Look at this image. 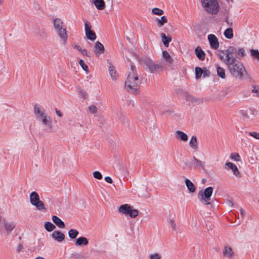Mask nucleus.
<instances>
[{
	"label": "nucleus",
	"mask_w": 259,
	"mask_h": 259,
	"mask_svg": "<svg viewBox=\"0 0 259 259\" xmlns=\"http://www.w3.org/2000/svg\"><path fill=\"white\" fill-rule=\"evenodd\" d=\"M141 84L138 78L136 67L132 65L131 71L129 72L127 78L125 82V87L126 90L132 92L134 94L138 93L137 87Z\"/></svg>",
	"instance_id": "obj_1"
},
{
	"label": "nucleus",
	"mask_w": 259,
	"mask_h": 259,
	"mask_svg": "<svg viewBox=\"0 0 259 259\" xmlns=\"http://www.w3.org/2000/svg\"><path fill=\"white\" fill-rule=\"evenodd\" d=\"M228 69L232 76L239 79H242L247 75L246 69L242 62L237 59L229 62Z\"/></svg>",
	"instance_id": "obj_2"
},
{
	"label": "nucleus",
	"mask_w": 259,
	"mask_h": 259,
	"mask_svg": "<svg viewBox=\"0 0 259 259\" xmlns=\"http://www.w3.org/2000/svg\"><path fill=\"white\" fill-rule=\"evenodd\" d=\"M245 55L243 48H237L231 46L228 48V64L230 61H233L237 59H240Z\"/></svg>",
	"instance_id": "obj_3"
},
{
	"label": "nucleus",
	"mask_w": 259,
	"mask_h": 259,
	"mask_svg": "<svg viewBox=\"0 0 259 259\" xmlns=\"http://www.w3.org/2000/svg\"><path fill=\"white\" fill-rule=\"evenodd\" d=\"M201 3L208 13L215 14L219 11V6L217 0H201Z\"/></svg>",
	"instance_id": "obj_4"
},
{
	"label": "nucleus",
	"mask_w": 259,
	"mask_h": 259,
	"mask_svg": "<svg viewBox=\"0 0 259 259\" xmlns=\"http://www.w3.org/2000/svg\"><path fill=\"white\" fill-rule=\"evenodd\" d=\"M140 64H144L148 68L151 73H154L158 70H162L163 66L159 64H156L150 58L143 57L139 59Z\"/></svg>",
	"instance_id": "obj_5"
},
{
	"label": "nucleus",
	"mask_w": 259,
	"mask_h": 259,
	"mask_svg": "<svg viewBox=\"0 0 259 259\" xmlns=\"http://www.w3.org/2000/svg\"><path fill=\"white\" fill-rule=\"evenodd\" d=\"M53 24L58 34L63 41V43H66L67 39V34L66 28L63 27V22L61 19L56 18L54 20Z\"/></svg>",
	"instance_id": "obj_6"
},
{
	"label": "nucleus",
	"mask_w": 259,
	"mask_h": 259,
	"mask_svg": "<svg viewBox=\"0 0 259 259\" xmlns=\"http://www.w3.org/2000/svg\"><path fill=\"white\" fill-rule=\"evenodd\" d=\"M213 188L208 187L204 190L200 191L198 193V198L201 203L204 205L211 204V196L213 192Z\"/></svg>",
	"instance_id": "obj_7"
},
{
	"label": "nucleus",
	"mask_w": 259,
	"mask_h": 259,
	"mask_svg": "<svg viewBox=\"0 0 259 259\" xmlns=\"http://www.w3.org/2000/svg\"><path fill=\"white\" fill-rule=\"evenodd\" d=\"M213 188L208 187L204 190L200 191L198 193V198L201 203L204 205L211 204V196L213 192Z\"/></svg>",
	"instance_id": "obj_8"
},
{
	"label": "nucleus",
	"mask_w": 259,
	"mask_h": 259,
	"mask_svg": "<svg viewBox=\"0 0 259 259\" xmlns=\"http://www.w3.org/2000/svg\"><path fill=\"white\" fill-rule=\"evenodd\" d=\"M118 210L119 212L125 215H129L131 218H136L139 214V211L137 209H133L132 207L127 204L120 205Z\"/></svg>",
	"instance_id": "obj_9"
},
{
	"label": "nucleus",
	"mask_w": 259,
	"mask_h": 259,
	"mask_svg": "<svg viewBox=\"0 0 259 259\" xmlns=\"http://www.w3.org/2000/svg\"><path fill=\"white\" fill-rule=\"evenodd\" d=\"M91 25L90 23L85 21L84 22V30L87 38L91 41H94L96 39V34L94 31L91 30Z\"/></svg>",
	"instance_id": "obj_10"
},
{
	"label": "nucleus",
	"mask_w": 259,
	"mask_h": 259,
	"mask_svg": "<svg viewBox=\"0 0 259 259\" xmlns=\"http://www.w3.org/2000/svg\"><path fill=\"white\" fill-rule=\"evenodd\" d=\"M208 39L211 48L213 49H217L219 47V43L217 37L212 34L208 35Z\"/></svg>",
	"instance_id": "obj_11"
},
{
	"label": "nucleus",
	"mask_w": 259,
	"mask_h": 259,
	"mask_svg": "<svg viewBox=\"0 0 259 259\" xmlns=\"http://www.w3.org/2000/svg\"><path fill=\"white\" fill-rule=\"evenodd\" d=\"M228 168L232 170L233 175L237 178H240L242 177L241 174L239 170L236 165L234 163L231 162H228Z\"/></svg>",
	"instance_id": "obj_12"
},
{
	"label": "nucleus",
	"mask_w": 259,
	"mask_h": 259,
	"mask_svg": "<svg viewBox=\"0 0 259 259\" xmlns=\"http://www.w3.org/2000/svg\"><path fill=\"white\" fill-rule=\"evenodd\" d=\"M105 48L104 46L100 41H97L95 45L94 53L97 57L104 53Z\"/></svg>",
	"instance_id": "obj_13"
},
{
	"label": "nucleus",
	"mask_w": 259,
	"mask_h": 259,
	"mask_svg": "<svg viewBox=\"0 0 259 259\" xmlns=\"http://www.w3.org/2000/svg\"><path fill=\"white\" fill-rule=\"evenodd\" d=\"M51 236L54 239L59 242H62L65 238V235L58 230L54 231Z\"/></svg>",
	"instance_id": "obj_14"
},
{
	"label": "nucleus",
	"mask_w": 259,
	"mask_h": 259,
	"mask_svg": "<svg viewBox=\"0 0 259 259\" xmlns=\"http://www.w3.org/2000/svg\"><path fill=\"white\" fill-rule=\"evenodd\" d=\"M37 119L41 121L44 125L47 126L48 127H51V125L52 124V120L50 117L47 113L45 114L44 115L39 117Z\"/></svg>",
	"instance_id": "obj_15"
},
{
	"label": "nucleus",
	"mask_w": 259,
	"mask_h": 259,
	"mask_svg": "<svg viewBox=\"0 0 259 259\" xmlns=\"http://www.w3.org/2000/svg\"><path fill=\"white\" fill-rule=\"evenodd\" d=\"M185 97L187 101L189 102L192 104H199L202 102V100L197 99L193 97L192 95L186 93L185 94Z\"/></svg>",
	"instance_id": "obj_16"
},
{
	"label": "nucleus",
	"mask_w": 259,
	"mask_h": 259,
	"mask_svg": "<svg viewBox=\"0 0 259 259\" xmlns=\"http://www.w3.org/2000/svg\"><path fill=\"white\" fill-rule=\"evenodd\" d=\"M195 52L197 57L200 60H204L205 57L204 52L202 50L200 47L198 46L195 50Z\"/></svg>",
	"instance_id": "obj_17"
},
{
	"label": "nucleus",
	"mask_w": 259,
	"mask_h": 259,
	"mask_svg": "<svg viewBox=\"0 0 259 259\" xmlns=\"http://www.w3.org/2000/svg\"><path fill=\"white\" fill-rule=\"evenodd\" d=\"M34 113L36 118H38L44 115L46 113L44 111H41L40 109V106L38 104H36L34 106Z\"/></svg>",
	"instance_id": "obj_18"
},
{
	"label": "nucleus",
	"mask_w": 259,
	"mask_h": 259,
	"mask_svg": "<svg viewBox=\"0 0 259 259\" xmlns=\"http://www.w3.org/2000/svg\"><path fill=\"white\" fill-rule=\"evenodd\" d=\"M52 221L59 228H65V224L56 215L52 216Z\"/></svg>",
	"instance_id": "obj_19"
},
{
	"label": "nucleus",
	"mask_w": 259,
	"mask_h": 259,
	"mask_svg": "<svg viewBox=\"0 0 259 259\" xmlns=\"http://www.w3.org/2000/svg\"><path fill=\"white\" fill-rule=\"evenodd\" d=\"M32 205L35 206L36 209L38 210L44 212L47 211V209L45 206L44 203L42 201L40 200V199Z\"/></svg>",
	"instance_id": "obj_20"
},
{
	"label": "nucleus",
	"mask_w": 259,
	"mask_h": 259,
	"mask_svg": "<svg viewBox=\"0 0 259 259\" xmlns=\"http://www.w3.org/2000/svg\"><path fill=\"white\" fill-rule=\"evenodd\" d=\"M88 243V239L84 237H80L75 240V245L77 246L87 245Z\"/></svg>",
	"instance_id": "obj_21"
},
{
	"label": "nucleus",
	"mask_w": 259,
	"mask_h": 259,
	"mask_svg": "<svg viewBox=\"0 0 259 259\" xmlns=\"http://www.w3.org/2000/svg\"><path fill=\"white\" fill-rule=\"evenodd\" d=\"M94 4L98 10H102L105 8V3L104 0H94Z\"/></svg>",
	"instance_id": "obj_22"
},
{
	"label": "nucleus",
	"mask_w": 259,
	"mask_h": 259,
	"mask_svg": "<svg viewBox=\"0 0 259 259\" xmlns=\"http://www.w3.org/2000/svg\"><path fill=\"white\" fill-rule=\"evenodd\" d=\"M4 227L7 232V234H8L11 232L15 227V225L14 223H8L6 221H4Z\"/></svg>",
	"instance_id": "obj_23"
},
{
	"label": "nucleus",
	"mask_w": 259,
	"mask_h": 259,
	"mask_svg": "<svg viewBox=\"0 0 259 259\" xmlns=\"http://www.w3.org/2000/svg\"><path fill=\"white\" fill-rule=\"evenodd\" d=\"M185 184L188 190L191 193H193L196 190V188L193 183L189 179L185 180Z\"/></svg>",
	"instance_id": "obj_24"
},
{
	"label": "nucleus",
	"mask_w": 259,
	"mask_h": 259,
	"mask_svg": "<svg viewBox=\"0 0 259 259\" xmlns=\"http://www.w3.org/2000/svg\"><path fill=\"white\" fill-rule=\"evenodd\" d=\"M160 35L163 45L165 47H168L169 43L171 41V37L169 36H166L163 33H161Z\"/></svg>",
	"instance_id": "obj_25"
},
{
	"label": "nucleus",
	"mask_w": 259,
	"mask_h": 259,
	"mask_svg": "<svg viewBox=\"0 0 259 259\" xmlns=\"http://www.w3.org/2000/svg\"><path fill=\"white\" fill-rule=\"evenodd\" d=\"M109 72L112 79L116 80L118 78V75L113 65H110L109 66Z\"/></svg>",
	"instance_id": "obj_26"
},
{
	"label": "nucleus",
	"mask_w": 259,
	"mask_h": 259,
	"mask_svg": "<svg viewBox=\"0 0 259 259\" xmlns=\"http://www.w3.org/2000/svg\"><path fill=\"white\" fill-rule=\"evenodd\" d=\"M175 136L177 138L181 139L183 141H186L188 139L187 135L181 131H177L175 133Z\"/></svg>",
	"instance_id": "obj_27"
},
{
	"label": "nucleus",
	"mask_w": 259,
	"mask_h": 259,
	"mask_svg": "<svg viewBox=\"0 0 259 259\" xmlns=\"http://www.w3.org/2000/svg\"><path fill=\"white\" fill-rule=\"evenodd\" d=\"M156 21L157 26L161 27L165 23L167 22V19L165 16H163L160 18H156Z\"/></svg>",
	"instance_id": "obj_28"
},
{
	"label": "nucleus",
	"mask_w": 259,
	"mask_h": 259,
	"mask_svg": "<svg viewBox=\"0 0 259 259\" xmlns=\"http://www.w3.org/2000/svg\"><path fill=\"white\" fill-rule=\"evenodd\" d=\"M218 56L223 62H227V50L218 51Z\"/></svg>",
	"instance_id": "obj_29"
},
{
	"label": "nucleus",
	"mask_w": 259,
	"mask_h": 259,
	"mask_svg": "<svg viewBox=\"0 0 259 259\" xmlns=\"http://www.w3.org/2000/svg\"><path fill=\"white\" fill-rule=\"evenodd\" d=\"M39 199V196L36 192H32L30 194V201L31 204H33V203Z\"/></svg>",
	"instance_id": "obj_30"
},
{
	"label": "nucleus",
	"mask_w": 259,
	"mask_h": 259,
	"mask_svg": "<svg viewBox=\"0 0 259 259\" xmlns=\"http://www.w3.org/2000/svg\"><path fill=\"white\" fill-rule=\"evenodd\" d=\"M193 164L195 167H201L204 168V163L199 159H197L195 157H193Z\"/></svg>",
	"instance_id": "obj_31"
},
{
	"label": "nucleus",
	"mask_w": 259,
	"mask_h": 259,
	"mask_svg": "<svg viewBox=\"0 0 259 259\" xmlns=\"http://www.w3.org/2000/svg\"><path fill=\"white\" fill-rule=\"evenodd\" d=\"M189 144L190 147L194 150H196L198 148L197 143V138L196 136H192L190 142Z\"/></svg>",
	"instance_id": "obj_32"
},
{
	"label": "nucleus",
	"mask_w": 259,
	"mask_h": 259,
	"mask_svg": "<svg viewBox=\"0 0 259 259\" xmlns=\"http://www.w3.org/2000/svg\"><path fill=\"white\" fill-rule=\"evenodd\" d=\"M162 56L167 63L171 64L173 62V59L166 51H164L162 52Z\"/></svg>",
	"instance_id": "obj_33"
},
{
	"label": "nucleus",
	"mask_w": 259,
	"mask_h": 259,
	"mask_svg": "<svg viewBox=\"0 0 259 259\" xmlns=\"http://www.w3.org/2000/svg\"><path fill=\"white\" fill-rule=\"evenodd\" d=\"M78 234V231L74 229H71L68 231V236L71 239H75Z\"/></svg>",
	"instance_id": "obj_34"
},
{
	"label": "nucleus",
	"mask_w": 259,
	"mask_h": 259,
	"mask_svg": "<svg viewBox=\"0 0 259 259\" xmlns=\"http://www.w3.org/2000/svg\"><path fill=\"white\" fill-rule=\"evenodd\" d=\"M45 228L48 232H51L56 228V226L51 222H47L45 224Z\"/></svg>",
	"instance_id": "obj_35"
},
{
	"label": "nucleus",
	"mask_w": 259,
	"mask_h": 259,
	"mask_svg": "<svg viewBox=\"0 0 259 259\" xmlns=\"http://www.w3.org/2000/svg\"><path fill=\"white\" fill-rule=\"evenodd\" d=\"M195 78L196 79H199V78H200L203 73L202 69L201 68L198 67H195Z\"/></svg>",
	"instance_id": "obj_36"
},
{
	"label": "nucleus",
	"mask_w": 259,
	"mask_h": 259,
	"mask_svg": "<svg viewBox=\"0 0 259 259\" xmlns=\"http://www.w3.org/2000/svg\"><path fill=\"white\" fill-rule=\"evenodd\" d=\"M250 52L251 55L254 59H257L259 61V51L258 50L250 49Z\"/></svg>",
	"instance_id": "obj_37"
},
{
	"label": "nucleus",
	"mask_w": 259,
	"mask_h": 259,
	"mask_svg": "<svg viewBox=\"0 0 259 259\" xmlns=\"http://www.w3.org/2000/svg\"><path fill=\"white\" fill-rule=\"evenodd\" d=\"M230 158L235 161H241V157L238 153H232L230 154Z\"/></svg>",
	"instance_id": "obj_38"
},
{
	"label": "nucleus",
	"mask_w": 259,
	"mask_h": 259,
	"mask_svg": "<svg viewBox=\"0 0 259 259\" xmlns=\"http://www.w3.org/2000/svg\"><path fill=\"white\" fill-rule=\"evenodd\" d=\"M217 74L219 77L224 78L225 77V70L220 67H217Z\"/></svg>",
	"instance_id": "obj_39"
},
{
	"label": "nucleus",
	"mask_w": 259,
	"mask_h": 259,
	"mask_svg": "<svg viewBox=\"0 0 259 259\" xmlns=\"http://www.w3.org/2000/svg\"><path fill=\"white\" fill-rule=\"evenodd\" d=\"M152 13L154 15L161 16L163 14L164 12H163V10H162L159 8H154L152 9Z\"/></svg>",
	"instance_id": "obj_40"
},
{
	"label": "nucleus",
	"mask_w": 259,
	"mask_h": 259,
	"mask_svg": "<svg viewBox=\"0 0 259 259\" xmlns=\"http://www.w3.org/2000/svg\"><path fill=\"white\" fill-rule=\"evenodd\" d=\"M240 114L243 120H246L249 118V116L247 113V111L245 110H241L240 111Z\"/></svg>",
	"instance_id": "obj_41"
},
{
	"label": "nucleus",
	"mask_w": 259,
	"mask_h": 259,
	"mask_svg": "<svg viewBox=\"0 0 259 259\" xmlns=\"http://www.w3.org/2000/svg\"><path fill=\"white\" fill-rule=\"evenodd\" d=\"M161 255L158 253H153L149 254V259H161Z\"/></svg>",
	"instance_id": "obj_42"
},
{
	"label": "nucleus",
	"mask_w": 259,
	"mask_h": 259,
	"mask_svg": "<svg viewBox=\"0 0 259 259\" xmlns=\"http://www.w3.org/2000/svg\"><path fill=\"white\" fill-rule=\"evenodd\" d=\"M88 110L91 114L96 113L98 111L97 107L95 105H91L88 107Z\"/></svg>",
	"instance_id": "obj_43"
},
{
	"label": "nucleus",
	"mask_w": 259,
	"mask_h": 259,
	"mask_svg": "<svg viewBox=\"0 0 259 259\" xmlns=\"http://www.w3.org/2000/svg\"><path fill=\"white\" fill-rule=\"evenodd\" d=\"M37 34L41 37H45L47 36V32L44 29H39Z\"/></svg>",
	"instance_id": "obj_44"
},
{
	"label": "nucleus",
	"mask_w": 259,
	"mask_h": 259,
	"mask_svg": "<svg viewBox=\"0 0 259 259\" xmlns=\"http://www.w3.org/2000/svg\"><path fill=\"white\" fill-rule=\"evenodd\" d=\"M93 176L98 180H101L103 178L101 173L100 171H96L93 173Z\"/></svg>",
	"instance_id": "obj_45"
},
{
	"label": "nucleus",
	"mask_w": 259,
	"mask_h": 259,
	"mask_svg": "<svg viewBox=\"0 0 259 259\" xmlns=\"http://www.w3.org/2000/svg\"><path fill=\"white\" fill-rule=\"evenodd\" d=\"M79 65L81 66L82 69L85 71L88 70V66L84 63V62L82 60H80L79 61Z\"/></svg>",
	"instance_id": "obj_46"
},
{
	"label": "nucleus",
	"mask_w": 259,
	"mask_h": 259,
	"mask_svg": "<svg viewBox=\"0 0 259 259\" xmlns=\"http://www.w3.org/2000/svg\"><path fill=\"white\" fill-rule=\"evenodd\" d=\"M233 36V29L232 28H228V39H232Z\"/></svg>",
	"instance_id": "obj_47"
},
{
	"label": "nucleus",
	"mask_w": 259,
	"mask_h": 259,
	"mask_svg": "<svg viewBox=\"0 0 259 259\" xmlns=\"http://www.w3.org/2000/svg\"><path fill=\"white\" fill-rule=\"evenodd\" d=\"M78 93L79 94V96L81 97L83 99H85L87 98V93L86 92L81 89H78Z\"/></svg>",
	"instance_id": "obj_48"
},
{
	"label": "nucleus",
	"mask_w": 259,
	"mask_h": 259,
	"mask_svg": "<svg viewBox=\"0 0 259 259\" xmlns=\"http://www.w3.org/2000/svg\"><path fill=\"white\" fill-rule=\"evenodd\" d=\"M249 135L256 139H259V133L252 132L249 133Z\"/></svg>",
	"instance_id": "obj_49"
},
{
	"label": "nucleus",
	"mask_w": 259,
	"mask_h": 259,
	"mask_svg": "<svg viewBox=\"0 0 259 259\" xmlns=\"http://www.w3.org/2000/svg\"><path fill=\"white\" fill-rule=\"evenodd\" d=\"M169 223H170V227L172 228V229L174 230H176L177 226H176V223L174 222V221L172 220H170Z\"/></svg>",
	"instance_id": "obj_50"
},
{
	"label": "nucleus",
	"mask_w": 259,
	"mask_h": 259,
	"mask_svg": "<svg viewBox=\"0 0 259 259\" xmlns=\"http://www.w3.org/2000/svg\"><path fill=\"white\" fill-rule=\"evenodd\" d=\"M234 254V252L232 251V249L230 247H228V257H232Z\"/></svg>",
	"instance_id": "obj_51"
},
{
	"label": "nucleus",
	"mask_w": 259,
	"mask_h": 259,
	"mask_svg": "<svg viewBox=\"0 0 259 259\" xmlns=\"http://www.w3.org/2000/svg\"><path fill=\"white\" fill-rule=\"evenodd\" d=\"M72 47L74 48V49H75L76 50H77L78 51H79V52H81L82 51V49H81V48L80 46L78 45H76V44H73L72 45Z\"/></svg>",
	"instance_id": "obj_52"
},
{
	"label": "nucleus",
	"mask_w": 259,
	"mask_h": 259,
	"mask_svg": "<svg viewBox=\"0 0 259 259\" xmlns=\"http://www.w3.org/2000/svg\"><path fill=\"white\" fill-rule=\"evenodd\" d=\"M253 89L251 90V92L252 93H257L259 91V86H253L252 85Z\"/></svg>",
	"instance_id": "obj_53"
},
{
	"label": "nucleus",
	"mask_w": 259,
	"mask_h": 259,
	"mask_svg": "<svg viewBox=\"0 0 259 259\" xmlns=\"http://www.w3.org/2000/svg\"><path fill=\"white\" fill-rule=\"evenodd\" d=\"M81 54L83 56H88V57H91L90 53H89L87 50H82V51L81 52Z\"/></svg>",
	"instance_id": "obj_54"
},
{
	"label": "nucleus",
	"mask_w": 259,
	"mask_h": 259,
	"mask_svg": "<svg viewBox=\"0 0 259 259\" xmlns=\"http://www.w3.org/2000/svg\"><path fill=\"white\" fill-rule=\"evenodd\" d=\"M105 180L106 182L110 184H111L113 182L112 179L110 177H106L105 178Z\"/></svg>",
	"instance_id": "obj_55"
},
{
	"label": "nucleus",
	"mask_w": 259,
	"mask_h": 259,
	"mask_svg": "<svg viewBox=\"0 0 259 259\" xmlns=\"http://www.w3.org/2000/svg\"><path fill=\"white\" fill-rule=\"evenodd\" d=\"M172 112H173V111H172L171 110H166V111H164L163 112V114L165 115H169L170 114H171Z\"/></svg>",
	"instance_id": "obj_56"
},
{
	"label": "nucleus",
	"mask_w": 259,
	"mask_h": 259,
	"mask_svg": "<svg viewBox=\"0 0 259 259\" xmlns=\"http://www.w3.org/2000/svg\"><path fill=\"white\" fill-rule=\"evenodd\" d=\"M56 113L57 114V115L60 117H61L62 116V114L61 113V111L60 110H57V109H56Z\"/></svg>",
	"instance_id": "obj_57"
},
{
	"label": "nucleus",
	"mask_w": 259,
	"mask_h": 259,
	"mask_svg": "<svg viewBox=\"0 0 259 259\" xmlns=\"http://www.w3.org/2000/svg\"><path fill=\"white\" fill-rule=\"evenodd\" d=\"M203 73L204 76H207L209 75V72L208 70H205Z\"/></svg>",
	"instance_id": "obj_58"
},
{
	"label": "nucleus",
	"mask_w": 259,
	"mask_h": 259,
	"mask_svg": "<svg viewBox=\"0 0 259 259\" xmlns=\"http://www.w3.org/2000/svg\"><path fill=\"white\" fill-rule=\"evenodd\" d=\"M22 248V245L21 244H19L17 249V252H20Z\"/></svg>",
	"instance_id": "obj_59"
},
{
	"label": "nucleus",
	"mask_w": 259,
	"mask_h": 259,
	"mask_svg": "<svg viewBox=\"0 0 259 259\" xmlns=\"http://www.w3.org/2000/svg\"><path fill=\"white\" fill-rule=\"evenodd\" d=\"M240 212H241V215L243 217V215H245V211H244V209H243L242 208L240 210Z\"/></svg>",
	"instance_id": "obj_60"
},
{
	"label": "nucleus",
	"mask_w": 259,
	"mask_h": 259,
	"mask_svg": "<svg viewBox=\"0 0 259 259\" xmlns=\"http://www.w3.org/2000/svg\"><path fill=\"white\" fill-rule=\"evenodd\" d=\"M223 254L224 255H226L227 254V246L224 247Z\"/></svg>",
	"instance_id": "obj_61"
},
{
	"label": "nucleus",
	"mask_w": 259,
	"mask_h": 259,
	"mask_svg": "<svg viewBox=\"0 0 259 259\" xmlns=\"http://www.w3.org/2000/svg\"><path fill=\"white\" fill-rule=\"evenodd\" d=\"M228 205L232 206L233 205L232 201H231V200H228Z\"/></svg>",
	"instance_id": "obj_62"
},
{
	"label": "nucleus",
	"mask_w": 259,
	"mask_h": 259,
	"mask_svg": "<svg viewBox=\"0 0 259 259\" xmlns=\"http://www.w3.org/2000/svg\"><path fill=\"white\" fill-rule=\"evenodd\" d=\"M232 25H233V23H232V22H229L228 21V26H232Z\"/></svg>",
	"instance_id": "obj_63"
},
{
	"label": "nucleus",
	"mask_w": 259,
	"mask_h": 259,
	"mask_svg": "<svg viewBox=\"0 0 259 259\" xmlns=\"http://www.w3.org/2000/svg\"><path fill=\"white\" fill-rule=\"evenodd\" d=\"M34 259H45V258L41 257V256H38Z\"/></svg>",
	"instance_id": "obj_64"
}]
</instances>
